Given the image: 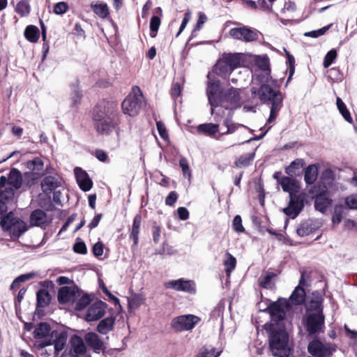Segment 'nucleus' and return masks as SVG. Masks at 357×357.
<instances>
[{
  "mask_svg": "<svg viewBox=\"0 0 357 357\" xmlns=\"http://www.w3.org/2000/svg\"><path fill=\"white\" fill-rule=\"evenodd\" d=\"M241 89L230 87L224 91L219 79H213L207 84L206 95L211 106V113L215 122H220L225 116V110L234 112L243 104Z\"/></svg>",
  "mask_w": 357,
  "mask_h": 357,
  "instance_id": "f257e3e1",
  "label": "nucleus"
},
{
  "mask_svg": "<svg viewBox=\"0 0 357 357\" xmlns=\"http://www.w3.org/2000/svg\"><path fill=\"white\" fill-rule=\"evenodd\" d=\"M91 119L98 135H109L119 130L121 119L118 102L106 98L99 100L91 110Z\"/></svg>",
  "mask_w": 357,
  "mask_h": 357,
  "instance_id": "f03ea898",
  "label": "nucleus"
},
{
  "mask_svg": "<svg viewBox=\"0 0 357 357\" xmlns=\"http://www.w3.org/2000/svg\"><path fill=\"white\" fill-rule=\"evenodd\" d=\"M268 342L269 349L274 356L288 357L289 356V335L284 329L271 328Z\"/></svg>",
  "mask_w": 357,
  "mask_h": 357,
  "instance_id": "7ed1b4c3",
  "label": "nucleus"
},
{
  "mask_svg": "<svg viewBox=\"0 0 357 357\" xmlns=\"http://www.w3.org/2000/svg\"><path fill=\"white\" fill-rule=\"evenodd\" d=\"M251 94L253 98H257L261 104L268 105H283V96L279 90L273 89L270 84L252 86Z\"/></svg>",
  "mask_w": 357,
  "mask_h": 357,
  "instance_id": "20e7f679",
  "label": "nucleus"
},
{
  "mask_svg": "<svg viewBox=\"0 0 357 357\" xmlns=\"http://www.w3.org/2000/svg\"><path fill=\"white\" fill-rule=\"evenodd\" d=\"M0 225L13 238H19L28 229L26 223L15 217L13 212H9L1 219Z\"/></svg>",
  "mask_w": 357,
  "mask_h": 357,
  "instance_id": "39448f33",
  "label": "nucleus"
},
{
  "mask_svg": "<svg viewBox=\"0 0 357 357\" xmlns=\"http://www.w3.org/2000/svg\"><path fill=\"white\" fill-rule=\"evenodd\" d=\"M337 350V346L335 344H324L318 338H314L310 341L307 345V351L313 357H330Z\"/></svg>",
  "mask_w": 357,
  "mask_h": 357,
  "instance_id": "423d86ee",
  "label": "nucleus"
},
{
  "mask_svg": "<svg viewBox=\"0 0 357 357\" xmlns=\"http://www.w3.org/2000/svg\"><path fill=\"white\" fill-rule=\"evenodd\" d=\"M68 333L64 331L54 330L51 332L47 339L37 340L38 347L44 348L47 346L54 344V350L56 354L61 351L67 341Z\"/></svg>",
  "mask_w": 357,
  "mask_h": 357,
  "instance_id": "0eeeda50",
  "label": "nucleus"
},
{
  "mask_svg": "<svg viewBox=\"0 0 357 357\" xmlns=\"http://www.w3.org/2000/svg\"><path fill=\"white\" fill-rule=\"evenodd\" d=\"M200 321V317L194 314L180 315L172 320L171 328L177 333L192 331Z\"/></svg>",
  "mask_w": 357,
  "mask_h": 357,
  "instance_id": "6e6552de",
  "label": "nucleus"
},
{
  "mask_svg": "<svg viewBox=\"0 0 357 357\" xmlns=\"http://www.w3.org/2000/svg\"><path fill=\"white\" fill-rule=\"evenodd\" d=\"M290 308L291 304L287 299L279 298L268 306L266 311L269 312L272 320L281 321L285 318V310H289Z\"/></svg>",
  "mask_w": 357,
  "mask_h": 357,
  "instance_id": "1a4fd4ad",
  "label": "nucleus"
},
{
  "mask_svg": "<svg viewBox=\"0 0 357 357\" xmlns=\"http://www.w3.org/2000/svg\"><path fill=\"white\" fill-rule=\"evenodd\" d=\"M142 92H140L139 96L136 94H129L127 96L121 103V109L123 114L130 116H137L142 109Z\"/></svg>",
  "mask_w": 357,
  "mask_h": 357,
  "instance_id": "9d476101",
  "label": "nucleus"
},
{
  "mask_svg": "<svg viewBox=\"0 0 357 357\" xmlns=\"http://www.w3.org/2000/svg\"><path fill=\"white\" fill-rule=\"evenodd\" d=\"M290 200L287 207L283 209L284 213L291 218H296L304 207L305 194H294L289 195Z\"/></svg>",
  "mask_w": 357,
  "mask_h": 357,
  "instance_id": "9b49d317",
  "label": "nucleus"
},
{
  "mask_svg": "<svg viewBox=\"0 0 357 357\" xmlns=\"http://www.w3.org/2000/svg\"><path fill=\"white\" fill-rule=\"evenodd\" d=\"M81 294L82 291L77 285L64 286L59 289L57 299L60 304L73 303Z\"/></svg>",
  "mask_w": 357,
  "mask_h": 357,
  "instance_id": "f8f14e48",
  "label": "nucleus"
},
{
  "mask_svg": "<svg viewBox=\"0 0 357 357\" xmlns=\"http://www.w3.org/2000/svg\"><path fill=\"white\" fill-rule=\"evenodd\" d=\"M229 34L234 39L245 43L253 42L258 39L257 30L246 26L232 28L229 31Z\"/></svg>",
  "mask_w": 357,
  "mask_h": 357,
  "instance_id": "ddd939ff",
  "label": "nucleus"
},
{
  "mask_svg": "<svg viewBox=\"0 0 357 357\" xmlns=\"http://www.w3.org/2000/svg\"><path fill=\"white\" fill-rule=\"evenodd\" d=\"M43 287L36 292V310H43L50 305L52 296L47 291L49 287H53L54 284L51 280H45L40 282Z\"/></svg>",
  "mask_w": 357,
  "mask_h": 357,
  "instance_id": "4468645a",
  "label": "nucleus"
},
{
  "mask_svg": "<svg viewBox=\"0 0 357 357\" xmlns=\"http://www.w3.org/2000/svg\"><path fill=\"white\" fill-rule=\"evenodd\" d=\"M325 317L323 312L310 314L306 317V330L309 335H314L323 332Z\"/></svg>",
  "mask_w": 357,
  "mask_h": 357,
  "instance_id": "2eb2a0df",
  "label": "nucleus"
},
{
  "mask_svg": "<svg viewBox=\"0 0 357 357\" xmlns=\"http://www.w3.org/2000/svg\"><path fill=\"white\" fill-rule=\"evenodd\" d=\"M321 226V222L319 220L310 218L298 224L296 233L301 237L307 236L317 231Z\"/></svg>",
  "mask_w": 357,
  "mask_h": 357,
  "instance_id": "dca6fc26",
  "label": "nucleus"
},
{
  "mask_svg": "<svg viewBox=\"0 0 357 357\" xmlns=\"http://www.w3.org/2000/svg\"><path fill=\"white\" fill-rule=\"evenodd\" d=\"M107 304L102 301H97L92 303L87 310L85 319L87 321H97L105 314Z\"/></svg>",
  "mask_w": 357,
  "mask_h": 357,
  "instance_id": "f3484780",
  "label": "nucleus"
},
{
  "mask_svg": "<svg viewBox=\"0 0 357 357\" xmlns=\"http://www.w3.org/2000/svg\"><path fill=\"white\" fill-rule=\"evenodd\" d=\"M164 286L166 289H173L178 291H185L193 293L195 291V284L192 280H185L180 278L175 280H169L165 282Z\"/></svg>",
  "mask_w": 357,
  "mask_h": 357,
  "instance_id": "a211bd4d",
  "label": "nucleus"
},
{
  "mask_svg": "<svg viewBox=\"0 0 357 357\" xmlns=\"http://www.w3.org/2000/svg\"><path fill=\"white\" fill-rule=\"evenodd\" d=\"M63 183V178L55 174L54 175L45 176L41 181V188L45 195L52 193L58 188L61 187Z\"/></svg>",
  "mask_w": 357,
  "mask_h": 357,
  "instance_id": "6ab92c4d",
  "label": "nucleus"
},
{
  "mask_svg": "<svg viewBox=\"0 0 357 357\" xmlns=\"http://www.w3.org/2000/svg\"><path fill=\"white\" fill-rule=\"evenodd\" d=\"M74 172L79 188L84 192L90 190L93 187V181L87 172L79 167H75Z\"/></svg>",
  "mask_w": 357,
  "mask_h": 357,
  "instance_id": "aec40b11",
  "label": "nucleus"
},
{
  "mask_svg": "<svg viewBox=\"0 0 357 357\" xmlns=\"http://www.w3.org/2000/svg\"><path fill=\"white\" fill-rule=\"evenodd\" d=\"M220 125L219 122L216 123H202L197 127V132L199 135H204L210 137L218 139L221 136H219Z\"/></svg>",
  "mask_w": 357,
  "mask_h": 357,
  "instance_id": "412c9836",
  "label": "nucleus"
},
{
  "mask_svg": "<svg viewBox=\"0 0 357 357\" xmlns=\"http://www.w3.org/2000/svg\"><path fill=\"white\" fill-rule=\"evenodd\" d=\"M326 188V186H324ZM332 199L327 196V190L324 189L314 196V208L316 210L324 213L331 204Z\"/></svg>",
  "mask_w": 357,
  "mask_h": 357,
  "instance_id": "4be33fe9",
  "label": "nucleus"
},
{
  "mask_svg": "<svg viewBox=\"0 0 357 357\" xmlns=\"http://www.w3.org/2000/svg\"><path fill=\"white\" fill-rule=\"evenodd\" d=\"M29 222L31 226L45 229L47 226V213L42 209L33 211L29 217Z\"/></svg>",
  "mask_w": 357,
  "mask_h": 357,
  "instance_id": "5701e85b",
  "label": "nucleus"
},
{
  "mask_svg": "<svg viewBox=\"0 0 357 357\" xmlns=\"http://www.w3.org/2000/svg\"><path fill=\"white\" fill-rule=\"evenodd\" d=\"M15 188L7 185V178L5 176L0 177V202H5L12 200L15 195Z\"/></svg>",
  "mask_w": 357,
  "mask_h": 357,
  "instance_id": "b1692460",
  "label": "nucleus"
},
{
  "mask_svg": "<svg viewBox=\"0 0 357 357\" xmlns=\"http://www.w3.org/2000/svg\"><path fill=\"white\" fill-rule=\"evenodd\" d=\"M283 191L289 192V195L296 194L300 188L298 182L289 176H282L280 181Z\"/></svg>",
  "mask_w": 357,
  "mask_h": 357,
  "instance_id": "393cba45",
  "label": "nucleus"
},
{
  "mask_svg": "<svg viewBox=\"0 0 357 357\" xmlns=\"http://www.w3.org/2000/svg\"><path fill=\"white\" fill-rule=\"evenodd\" d=\"M70 353L75 357L84 354L86 352V347L82 337L77 335H73L70 340Z\"/></svg>",
  "mask_w": 357,
  "mask_h": 357,
  "instance_id": "a878e982",
  "label": "nucleus"
},
{
  "mask_svg": "<svg viewBox=\"0 0 357 357\" xmlns=\"http://www.w3.org/2000/svg\"><path fill=\"white\" fill-rule=\"evenodd\" d=\"M288 301L291 305H301L304 304L306 301V292L304 287L301 286L296 287Z\"/></svg>",
  "mask_w": 357,
  "mask_h": 357,
  "instance_id": "bb28decb",
  "label": "nucleus"
},
{
  "mask_svg": "<svg viewBox=\"0 0 357 357\" xmlns=\"http://www.w3.org/2000/svg\"><path fill=\"white\" fill-rule=\"evenodd\" d=\"M116 317L111 315L102 319L96 327V331L102 335H106L114 330Z\"/></svg>",
  "mask_w": 357,
  "mask_h": 357,
  "instance_id": "cd10ccee",
  "label": "nucleus"
},
{
  "mask_svg": "<svg viewBox=\"0 0 357 357\" xmlns=\"http://www.w3.org/2000/svg\"><path fill=\"white\" fill-rule=\"evenodd\" d=\"M305 165V161L303 158H296L287 166L284 172L291 177L298 176L301 175V171Z\"/></svg>",
  "mask_w": 357,
  "mask_h": 357,
  "instance_id": "c85d7f7f",
  "label": "nucleus"
},
{
  "mask_svg": "<svg viewBox=\"0 0 357 357\" xmlns=\"http://www.w3.org/2000/svg\"><path fill=\"white\" fill-rule=\"evenodd\" d=\"M7 178V185L13 186L15 190H18L22 185V175L20 170L16 168H12L8 174Z\"/></svg>",
  "mask_w": 357,
  "mask_h": 357,
  "instance_id": "c756f323",
  "label": "nucleus"
},
{
  "mask_svg": "<svg viewBox=\"0 0 357 357\" xmlns=\"http://www.w3.org/2000/svg\"><path fill=\"white\" fill-rule=\"evenodd\" d=\"M84 339L87 345L92 348L94 351L99 352L103 347V342L100 340L99 336L93 332L87 333Z\"/></svg>",
  "mask_w": 357,
  "mask_h": 357,
  "instance_id": "7c9ffc66",
  "label": "nucleus"
},
{
  "mask_svg": "<svg viewBox=\"0 0 357 357\" xmlns=\"http://www.w3.org/2000/svg\"><path fill=\"white\" fill-rule=\"evenodd\" d=\"M213 71L219 77L227 79L233 72L227 64L225 62L222 57L220 58L213 67Z\"/></svg>",
  "mask_w": 357,
  "mask_h": 357,
  "instance_id": "2f4dec72",
  "label": "nucleus"
},
{
  "mask_svg": "<svg viewBox=\"0 0 357 357\" xmlns=\"http://www.w3.org/2000/svg\"><path fill=\"white\" fill-rule=\"evenodd\" d=\"M142 223V215L141 214H137L133 219L131 231L129 236L130 239L132 240L133 245L137 246L139 242V234L140 230V226Z\"/></svg>",
  "mask_w": 357,
  "mask_h": 357,
  "instance_id": "473e14b6",
  "label": "nucleus"
},
{
  "mask_svg": "<svg viewBox=\"0 0 357 357\" xmlns=\"http://www.w3.org/2000/svg\"><path fill=\"white\" fill-rule=\"evenodd\" d=\"M222 57L232 71L241 66V56L238 53H225Z\"/></svg>",
  "mask_w": 357,
  "mask_h": 357,
  "instance_id": "72a5a7b5",
  "label": "nucleus"
},
{
  "mask_svg": "<svg viewBox=\"0 0 357 357\" xmlns=\"http://www.w3.org/2000/svg\"><path fill=\"white\" fill-rule=\"evenodd\" d=\"M318 177V167L316 164L309 165L304 172V181L307 185L313 184Z\"/></svg>",
  "mask_w": 357,
  "mask_h": 357,
  "instance_id": "f704fd0d",
  "label": "nucleus"
},
{
  "mask_svg": "<svg viewBox=\"0 0 357 357\" xmlns=\"http://www.w3.org/2000/svg\"><path fill=\"white\" fill-rule=\"evenodd\" d=\"M25 38L30 43H37L40 38L39 29L35 25H28L24 31Z\"/></svg>",
  "mask_w": 357,
  "mask_h": 357,
  "instance_id": "c9c22d12",
  "label": "nucleus"
},
{
  "mask_svg": "<svg viewBox=\"0 0 357 357\" xmlns=\"http://www.w3.org/2000/svg\"><path fill=\"white\" fill-rule=\"evenodd\" d=\"M255 156V153L241 155L234 161V167L236 168L248 167L251 165L254 160Z\"/></svg>",
  "mask_w": 357,
  "mask_h": 357,
  "instance_id": "e433bc0d",
  "label": "nucleus"
},
{
  "mask_svg": "<svg viewBox=\"0 0 357 357\" xmlns=\"http://www.w3.org/2000/svg\"><path fill=\"white\" fill-rule=\"evenodd\" d=\"M233 112H229L228 116L223 121V125L227 128V130L221 133H219V136L225 135L232 134L236 132L238 128L241 126L236 124L232 121Z\"/></svg>",
  "mask_w": 357,
  "mask_h": 357,
  "instance_id": "4c0bfd02",
  "label": "nucleus"
},
{
  "mask_svg": "<svg viewBox=\"0 0 357 357\" xmlns=\"http://www.w3.org/2000/svg\"><path fill=\"white\" fill-rule=\"evenodd\" d=\"M51 331V327L49 324L47 322H41L38 324L37 327L35 328L33 331L34 337L38 340V339H42L43 337H48Z\"/></svg>",
  "mask_w": 357,
  "mask_h": 357,
  "instance_id": "58836bf2",
  "label": "nucleus"
},
{
  "mask_svg": "<svg viewBox=\"0 0 357 357\" xmlns=\"http://www.w3.org/2000/svg\"><path fill=\"white\" fill-rule=\"evenodd\" d=\"M31 10L30 0H20L15 7V11L22 17L28 16Z\"/></svg>",
  "mask_w": 357,
  "mask_h": 357,
  "instance_id": "ea45409f",
  "label": "nucleus"
},
{
  "mask_svg": "<svg viewBox=\"0 0 357 357\" xmlns=\"http://www.w3.org/2000/svg\"><path fill=\"white\" fill-rule=\"evenodd\" d=\"M312 294V298L310 302V309L311 310L317 311V312H322V303L324 301L322 294L317 291L313 292Z\"/></svg>",
  "mask_w": 357,
  "mask_h": 357,
  "instance_id": "a19ab883",
  "label": "nucleus"
},
{
  "mask_svg": "<svg viewBox=\"0 0 357 357\" xmlns=\"http://www.w3.org/2000/svg\"><path fill=\"white\" fill-rule=\"evenodd\" d=\"M91 8L93 13L100 18L105 19L109 15L108 6L105 3H91Z\"/></svg>",
  "mask_w": 357,
  "mask_h": 357,
  "instance_id": "79ce46f5",
  "label": "nucleus"
},
{
  "mask_svg": "<svg viewBox=\"0 0 357 357\" xmlns=\"http://www.w3.org/2000/svg\"><path fill=\"white\" fill-rule=\"evenodd\" d=\"M226 259L223 261V265L225 267V273L227 277H230L231 272L235 269L236 266V258L229 252L225 253Z\"/></svg>",
  "mask_w": 357,
  "mask_h": 357,
  "instance_id": "37998d69",
  "label": "nucleus"
},
{
  "mask_svg": "<svg viewBox=\"0 0 357 357\" xmlns=\"http://www.w3.org/2000/svg\"><path fill=\"white\" fill-rule=\"evenodd\" d=\"M336 105L340 113L342 114L345 121H347L349 123H352L353 119L351 116V114L348 110L346 105L340 97H337Z\"/></svg>",
  "mask_w": 357,
  "mask_h": 357,
  "instance_id": "c03bdc74",
  "label": "nucleus"
},
{
  "mask_svg": "<svg viewBox=\"0 0 357 357\" xmlns=\"http://www.w3.org/2000/svg\"><path fill=\"white\" fill-rule=\"evenodd\" d=\"M284 52L287 58V64L289 66V77L287 80L286 85L290 82L295 73V59L294 56L286 49L284 48Z\"/></svg>",
  "mask_w": 357,
  "mask_h": 357,
  "instance_id": "a18cd8bd",
  "label": "nucleus"
},
{
  "mask_svg": "<svg viewBox=\"0 0 357 357\" xmlns=\"http://www.w3.org/2000/svg\"><path fill=\"white\" fill-rule=\"evenodd\" d=\"M43 167L44 163L38 157L34 158L32 160H29L26 162V167L33 172L43 170Z\"/></svg>",
  "mask_w": 357,
  "mask_h": 357,
  "instance_id": "49530a36",
  "label": "nucleus"
},
{
  "mask_svg": "<svg viewBox=\"0 0 357 357\" xmlns=\"http://www.w3.org/2000/svg\"><path fill=\"white\" fill-rule=\"evenodd\" d=\"M160 24V17L156 15L152 16L150 21V36L151 38L156 37Z\"/></svg>",
  "mask_w": 357,
  "mask_h": 357,
  "instance_id": "de8ad7c7",
  "label": "nucleus"
},
{
  "mask_svg": "<svg viewBox=\"0 0 357 357\" xmlns=\"http://www.w3.org/2000/svg\"><path fill=\"white\" fill-rule=\"evenodd\" d=\"M75 309L77 311L84 310L91 302V298L89 294L82 295L75 301Z\"/></svg>",
  "mask_w": 357,
  "mask_h": 357,
  "instance_id": "09e8293b",
  "label": "nucleus"
},
{
  "mask_svg": "<svg viewBox=\"0 0 357 357\" xmlns=\"http://www.w3.org/2000/svg\"><path fill=\"white\" fill-rule=\"evenodd\" d=\"M277 277V274L273 272H267L266 275L264 277H260L259 279V284L261 288L268 289L271 288V280Z\"/></svg>",
  "mask_w": 357,
  "mask_h": 357,
  "instance_id": "8fccbe9b",
  "label": "nucleus"
},
{
  "mask_svg": "<svg viewBox=\"0 0 357 357\" xmlns=\"http://www.w3.org/2000/svg\"><path fill=\"white\" fill-rule=\"evenodd\" d=\"M344 214V207L342 204L335 205L332 217L333 223L339 224L342 220L343 215Z\"/></svg>",
  "mask_w": 357,
  "mask_h": 357,
  "instance_id": "3c124183",
  "label": "nucleus"
},
{
  "mask_svg": "<svg viewBox=\"0 0 357 357\" xmlns=\"http://www.w3.org/2000/svg\"><path fill=\"white\" fill-rule=\"evenodd\" d=\"M215 348H211L209 349L206 347H202L199 349L196 357H218L221 354V351H218L215 354Z\"/></svg>",
  "mask_w": 357,
  "mask_h": 357,
  "instance_id": "603ef678",
  "label": "nucleus"
},
{
  "mask_svg": "<svg viewBox=\"0 0 357 357\" xmlns=\"http://www.w3.org/2000/svg\"><path fill=\"white\" fill-rule=\"evenodd\" d=\"M271 72L262 71L259 74L256 75L255 79L260 85L269 84L271 82Z\"/></svg>",
  "mask_w": 357,
  "mask_h": 357,
  "instance_id": "864d4df0",
  "label": "nucleus"
},
{
  "mask_svg": "<svg viewBox=\"0 0 357 357\" xmlns=\"http://www.w3.org/2000/svg\"><path fill=\"white\" fill-rule=\"evenodd\" d=\"M337 53L335 50L333 49L327 52L326 54L323 66L325 68H328L335 61V59L337 58Z\"/></svg>",
  "mask_w": 357,
  "mask_h": 357,
  "instance_id": "5fc2aeb1",
  "label": "nucleus"
},
{
  "mask_svg": "<svg viewBox=\"0 0 357 357\" xmlns=\"http://www.w3.org/2000/svg\"><path fill=\"white\" fill-rule=\"evenodd\" d=\"M258 68L264 72H271L269 59L267 56L259 58L256 61Z\"/></svg>",
  "mask_w": 357,
  "mask_h": 357,
  "instance_id": "6e6d98bb",
  "label": "nucleus"
},
{
  "mask_svg": "<svg viewBox=\"0 0 357 357\" xmlns=\"http://www.w3.org/2000/svg\"><path fill=\"white\" fill-rule=\"evenodd\" d=\"M179 166L182 169L183 174L185 177L191 178V170L189 167L188 161L185 158H181L179 160Z\"/></svg>",
  "mask_w": 357,
  "mask_h": 357,
  "instance_id": "4d7b16f0",
  "label": "nucleus"
},
{
  "mask_svg": "<svg viewBox=\"0 0 357 357\" xmlns=\"http://www.w3.org/2000/svg\"><path fill=\"white\" fill-rule=\"evenodd\" d=\"M232 228L237 233L245 232V228L242 225V218L241 215H236L232 221Z\"/></svg>",
  "mask_w": 357,
  "mask_h": 357,
  "instance_id": "13d9d810",
  "label": "nucleus"
},
{
  "mask_svg": "<svg viewBox=\"0 0 357 357\" xmlns=\"http://www.w3.org/2000/svg\"><path fill=\"white\" fill-rule=\"evenodd\" d=\"M69 9L68 4L66 2L61 1L54 4L53 11L56 15H63Z\"/></svg>",
  "mask_w": 357,
  "mask_h": 357,
  "instance_id": "bf43d9fd",
  "label": "nucleus"
},
{
  "mask_svg": "<svg viewBox=\"0 0 357 357\" xmlns=\"http://www.w3.org/2000/svg\"><path fill=\"white\" fill-rule=\"evenodd\" d=\"M282 106L283 105H275L271 106L270 114L268 119H267V123H271L275 120Z\"/></svg>",
  "mask_w": 357,
  "mask_h": 357,
  "instance_id": "052dcab7",
  "label": "nucleus"
},
{
  "mask_svg": "<svg viewBox=\"0 0 357 357\" xmlns=\"http://www.w3.org/2000/svg\"><path fill=\"white\" fill-rule=\"evenodd\" d=\"M156 127L160 137L165 140L168 139L169 135L165 123L161 121H156Z\"/></svg>",
  "mask_w": 357,
  "mask_h": 357,
  "instance_id": "680f3d73",
  "label": "nucleus"
},
{
  "mask_svg": "<svg viewBox=\"0 0 357 357\" xmlns=\"http://www.w3.org/2000/svg\"><path fill=\"white\" fill-rule=\"evenodd\" d=\"M344 204L349 209H357V196L351 195L344 199Z\"/></svg>",
  "mask_w": 357,
  "mask_h": 357,
  "instance_id": "e2e57ef3",
  "label": "nucleus"
},
{
  "mask_svg": "<svg viewBox=\"0 0 357 357\" xmlns=\"http://www.w3.org/2000/svg\"><path fill=\"white\" fill-rule=\"evenodd\" d=\"M82 98V92L78 89L74 90L70 98L72 107H77L79 105L81 102Z\"/></svg>",
  "mask_w": 357,
  "mask_h": 357,
  "instance_id": "0e129e2a",
  "label": "nucleus"
},
{
  "mask_svg": "<svg viewBox=\"0 0 357 357\" xmlns=\"http://www.w3.org/2000/svg\"><path fill=\"white\" fill-rule=\"evenodd\" d=\"M73 251L75 253L80 255H86L87 253V248L84 241H76L73 245Z\"/></svg>",
  "mask_w": 357,
  "mask_h": 357,
  "instance_id": "69168bd1",
  "label": "nucleus"
},
{
  "mask_svg": "<svg viewBox=\"0 0 357 357\" xmlns=\"http://www.w3.org/2000/svg\"><path fill=\"white\" fill-rule=\"evenodd\" d=\"M181 93V86L178 82H174L170 89V95L174 100L180 96Z\"/></svg>",
  "mask_w": 357,
  "mask_h": 357,
  "instance_id": "338daca9",
  "label": "nucleus"
},
{
  "mask_svg": "<svg viewBox=\"0 0 357 357\" xmlns=\"http://www.w3.org/2000/svg\"><path fill=\"white\" fill-rule=\"evenodd\" d=\"M104 244L102 241H98L94 244L92 248L93 254L98 257L103 255Z\"/></svg>",
  "mask_w": 357,
  "mask_h": 357,
  "instance_id": "774afa93",
  "label": "nucleus"
}]
</instances>
